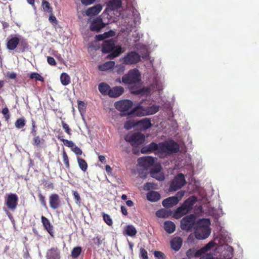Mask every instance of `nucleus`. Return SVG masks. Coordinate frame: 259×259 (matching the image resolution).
I'll return each instance as SVG.
<instances>
[{
  "mask_svg": "<svg viewBox=\"0 0 259 259\" xmlns=\"http://www.w3.org/2000/svg\"><path fill=\"white\" fill-rule=\"evenodd\" d=\"M192 139L187 133L183 134L181 132V137L179 136V163L184 165L191 164V158L189 154H187V147L192 148Z\"/></svg>",
  "mask_w": 259,
  "mask_h": 259,
  "instance_id": "f257e3e1",
  "label": "nucleus"
},
{
  "mask_svg": "<svg viewBox=\"0 0 259 259\" xmlns=\"http://www.w3.org/2000/svg\"><path fill=\"white\" fill-rule=\"evenodd\" d=\"M178 148V145L177 143L174 141L170 140L159 143V144L152 143L147 147L143 148L141 149V152L144 153L157 150L160 152L168 154L176 152Z\"/></svg>",
  "mask_w": 259,
  "mask_h": 259,
  "instance_id": "f03ea898",
  "label": "nucleus"
},
{
  "mask_svg": "<svg viewBox=\"0 0 259 259\" xmlns=\"http://www.w3.org/2000/svg\"><path fill=\"white\" fill-rule=\"evenodd\" d=\"M210 222L208 219L200 220L197 222V228L195 235L198 239H205L207 238L211 233V230L209 227Z\"/></svg>",
  "mask_w": 259,
  "mask_h": 259,
  "instance_id": "7ed1b4c3",
  "label": "nucleus"
},
{
  "mask_svg": "<svg viewBox=\"0 0 259 259\" xmlns=\"http://www.w3.org/2000/svg\"><path fill=\"white\" fill-rule=\"evenodd\" d=\"M102 51L104 53L112 52V53L107 56V58L110 59H114L122 52L121 47L119 46H115L112 40L105 41L104 42L102 47Z\"/></svg>",
  "mask_w": 259,
  "mask_h": 259,
  "instance_id": "20e7f679",
  "label": "nucleus"
},
{
  "mask_svg": "<svg viewBox=\"0 0 259 259\" xmlns=\"http://www.w3.org/2000/svg\"><path fill=\"white\" fill-rule=\"evenodd\" d=\"M141 80V74L136 69L129 71L127 74L122 77V81L125 84L133 85L138 83Z\"/></svg>",
  "mask_w": 259,
  "mask_h": 259,
  "instance_id": "39448f33",
  "label": "nucleus"
},
{
  "mask_svg": "<svg viewBox=\"0 0 259 259\" xmlns=\"http://www.w3.org/2000/svg\"><path fill=\"white\" fill-rule=\"evenodd\" d=\"M196 201L197 198L195 196H192L186 200L183 204L179 206V218L188 213Z\"/></svg>",
  "mask_w": 259,
  "mask_h": 259,
  "instance_id": "423d86ee",
  "label": "nucleus"
},
{
  "mask_svg": "<svg viewBox=\"0 0 259 259\" xmlns=\"http://www.w3.org/2000/svg\"><path fill=\"white\" fill-rule=\"evenodd\" d=\"M145 139V136L140 133L130 134L125 137V141L135 147L143 143Z\"/></svg>",
  "mask_w": 259,
  "mask_h": 259,
  "instance_id": "0eeeda50",
  "label": "nucleus"
},
{
  "mask_svg": "<svg viewBox=\"0 0 259 259\" xmlns=\"http://www.w3.org/2000/svg\"><path fill=\"white\" fill-rule=\"evenodd\" d=\"M141 60V56L135 51H132L121 59L125 64L132 65L138 63Z\"/></svg>",
  "mask_w": 259,
  "mask_h": 259,
  "instance_id": "6e6552de",
  "label": "nucleus"
},
{
  "mask_svg": "<svg viewBox=\"0 0 259 259\" xmlns=\"http://www.w3.org/2000/svg\"><path fill=\"white\" fill-rule=\"evenodd\" d=\"M196 221V215L194 214L187 215L181 221V228L183 230H189L194 226Z\"/></svg>",
  "mask_w": 259,
  "mask_h": 259,
  "instance_id": "1a4fd4ad",
  "label": "nucleus"
},
{
  "mask_svg": "<svg viewBox=\"0 0 259 259\" xmlns=\"http://www.w3.org/2000/svg\"><path fill=\"white\" fill-rule=\"evenodd\" d=\"M115 108L120 112L128 111L133 106V102L131 100H123L116 102L114 104Z\"/></svg>",
  "mask_w": 259,
  "mask_h": 259,
  "instance_id": "9d476101",
  "label": "nucleus"
},
{
  "mask_svg": "<svg viewBox=\"0 0 259 259\" xmlns=\"http://www.w3.org/2000/svg\"><path fill=\"white\" fill-rule=\"evenodd\" d=\"M18 197L15 194H9L6 198V204L8 208L14 210L17 205Z\"/></svg>",
  "mask_w": 259,
  "mask_h": 259,
  "instance_id": "9b49d317",
  "label": "nucleus"
},
{
  "mask_svg": "<svg viewBox=\"0 0 259 259\" xmlns=\"http://www.w3.org/2000/svg\"><path fill=\"white\" fill-rule=\"evenodd\" d=\"M178 208L177 209L175 212H173L170 209L167 208H162L156 212V215L160 218H166L169 216H173L176 219H178Z\"/></svg>",
  "mask_w": 259,
  "mask_h": 259,
  "instance_id": "f8f14e48",
  "label": "nucleus"
},
{
  "mask_svg": "<svg viewBox=\"0 0 259 259\" xmlns=\"http://www.w3.org/2000/svg\"><path fill=\"white\" fill-rule=\"evenodd\" d=\"M19 42L21 43L24 42L26 44V41L23 38L16 36L12 37L7 42V48L10 50H14L16 48Z\"/></svg>",
  "mask_w": 259,
  "mask_h": 259,
  "instance_id": "ddd939ff",
  "label": "nucleus"
},
{
  "mask_svg": "<svg viewBox=\"0 0 259 259\" xmlns=\"http://www.w3.org/2000/svg\"><path fill=\"white\" fill-rule=\"evenodd\" d=\"M161 167L160 164H156L154 168L151 171V176L158 180L163 181L164 179V176L163 174L161 171Z\"/></svg>",
  "mask_w": 259,
  "mask_h": 259,
  "instance_id": "4468645a",
  "label": "nucleus"
},
{
  "mask_svg": "<svg viewBox=\"0 0 259 259\" xmlns=\"http://www.w3.org/2000/svg\"><path fill=\"white\" fill-rule=\"evenodd\" d=\"M155 162V159L152 157L146 156L138 159V162L139 165L144 167H148L152 165Z\"/></svg>",
  "mask_w": 259,
  "mask_h": 259,
  "instance_id": "2eb2a0df",
  "label": "nucleus"
},
{
  "mask_svg": "<svg viewBox=\"0 0 259 259\" xmlns=\"http://www.w3.org/2000/svg\"><path fill=\"white\" fill-rule=\"evenodd\" d=\"M149 112L146 110V107L139 105L134 108L129 114H134L137 116H148L147 113Z\"/></svg>",
  "mask_w": 259,
  "mask_h": 259,
  "instance_id": "dca6fc26",
  "label": "nucleus"
},
{
  "mask_svg": "<svg viewBox=\"0 0 259 259\" xmlns=\"http://www.w3.org/2000/svg\"><path fill=\"white\" fill-rule=\"evenodd\" d=\"M105 26V25L102 22V20L100 18H97L92 21L90 28L92 31H99Z\"/></svg>",
  "mask_w": 259,
  "mask_h": 259,
  "instance_id": "f3484780",
  "label": "nucleus"
},
{
  "mask_svg": "<svg viewBox=\"0 0 259 259\" xmlns=\"http://www.w3.org/2000/svg\"><path fill=\"white\" fill-rule=\"evenodd\" d=\"M47 259H60V250L57 247H52L47 251L46 254Z\"/></svg>",
  "mask_w": 259,
  "mask_h": 259,
  "instance_id": "a211bd4d",
  "label": "nucleus"
},
{
  "mask_svg": "<svg viewBox=\"0 0 259 259\" xmlns=\"http://www.w3.org/2000/svg\"><path fill=\"white\" fill-rule=\"evenodd\" d=\"M178 199L177 196L170 197L163 200L162 205L166 208H170L177 204Z\"/></svg>",
  "mask_w": 259,
  "mask_h": 259,
  "instance_id": "6ab92c4d",
  "label": "nucleus"
},
{
  "mask_svg": "<svg viewBox=\"0 0 259 259\" xmlns=\"http://www.w3.org/2000/svg\"><path fill=\"white\" fill-rule=\"evenodd\" d=\"M50 207L53 209H57L60 206L59 196L58 194H53L49 197Z\"/></svg>",
  "mask_w": 259,
  "mask_h": 259,
  "instance_id": "aec40b11",
  "label": "nucleus"
},
{
  "mask_svg": "<svg viewBox=\"0 0 259 259\" xmlns=\"http://www.w3.org/2000/svg\"><path fill=\"white\" fill-rule=\"evenodd\" d=\"M102 6L97 4L96 6L89 8L86 11V15L88 16H92L98 14L102 10Z\"/></svg>",
  "mask_w": 259,
  "mask_h": 259,
  "instance_id": "412c9836",
  "label": "nucleus"
},
{
  "mask_svg": "<svg viewBox=\"0 0 259 259\" xmlns=\"http://www.w3.org/2000/svg\"><path fill=\"white\" fill-rule=\"evenodd\" d=\"M124 91L122 87H115L110 89L108 92V95L110 97L116 98L120 96Z\"/></svg>",
  "mask_w": 259,
  "mask_h": 259,
  "instance_id": "4be33fe9",
  "label": "nucleus"
},
{
  "mask_svg": "<svg viewBox=\"0 0 259 259\" xmlns=\"http://www.w3.org/2000/svg\"><path fill=\"white\" fill-rule=\"evenodd\" d=\"M213 246V243L212 242H209L205 246L203 247L201 249L197 250L194 256L195 257H199L201 255L205 254L207 251L210 249V248Z\"/></svg>",
  "mask_w": 259,
  "mask_h": 259,
  "instance_id": "5701e85b",
  "label": "nucleus"
},
{
  "mask_svg": "<svg viewBox=\"0 0 259 259\" xmlns=\"http://www.w3.org/2000/svg\"><path fill=\"white\" fill-rule=\"evenodd\" d=\"M170 249L172 254L177 257L176 252L178 251V237L175 236L170 241Z\"/></svg>",
  "mask_w": 259,
  "mask_h": 259,
  "instance_id": "b1692460",
  "label": "nucleus"
},
{
  "mask_svg": "<svg viewBox=\"0 0 259 259\" xmlns=\"http://www.w3.org/2000/svg\"><path fill=\"white\" fill-rule=\"evenodd\" d=\"M108 9L114 10L120 8L121 2L120 0H110L107 3Z\"/></svg>",
  "mask_w": 259,
  "mask_h": 259,
  "instance_id": "393cba45",
  "label": "nucleus"
},
{
  "mask_svg": "<svg viewBox=\"0 0 259 259\" xmlns=\"http://www.w3.org/2000/svg\"><path fill=\"white\" fill-rule=\"evenodd\" d=\"M41 222L45 229L48 231L49 234L53 236V226L51 225L49 220L45 217L42 216L41 218Z\"/></svg>",
  "mask_w": 259,
  "mask_h": 259,
  "instance_id": "a878e982",
  "label": "nucleus"
},
{
  "mask_svg": "<svg viewBox=\"0 0 259 259\" xmlns=\"http://www.w3.org/2000/svg\"><path fill=\"white\" fill-rule=\"evenodd\" d=\"M138 125L143 130H146L152 126L151 121L148 118H144L138 122Z\"/></svg>",
  "mask_w": 259,
  "mask_h": 259,
  "instance_id": "bb28decb",
  "label": "nucleus"
},
{
  "mask_svg": "<svg viewBox=\"0 0 259 259\" xmlns=\"http://www.w3.org/2000/svg\"><path fill=\"white\" fill-rule=\"evenodd\" d=\"M164 228L167 233L171 234L175 231L176 225L171 221H165L164 223Z\"/></svg>",
  "mask_w": 259,
  "mask_h": 259,
  "instance_id": "cd10ccee",
  "label": "nucleus"
},
{
  "mask_svg": "<svg viewBox=\"0 0 259 259\" xmlns=\"http://www.w3.org/2000/svg\"><path fill=\"white\" fill-rule=\"evenodd\" d=\"M160 198V194L156 191H150L147 194V199L151 202L158 201Z\"/></svg>",
  "mask_w": 259,
  "mask_h": 259,
  "instance_id": "c85d7f7f",
  "label": "nucleus"
},
{
  "mask_svg": "<svg viewBox=\"0 0 259 259\" xmlns=\"http://www.w3.org/2000/svg\"><path fill=\"white\" fill-rule=\"evenodd\" d=\"M115 65L114 61H108L102 65L99 66V69L101 71H107L109 69H111L113 68V67Z\"/></svg>",
  "mask_w": 259,
  "mask_h": 259,
  "instance_id": "c756f323",
  "label": "nucleus"
},
{
  "mask_svg": "<svg viewBox=\"0 0 259 259\" xmlns=\"http://www.w3.org/2000/svg\"><path fill=\"white\" fill-rule=\"evenodd\" d=\"M60 81L63 85L66 86L70 83V77L66 73H62L60 75Z\"/></svg>",
  "mask_w": 259,
  "mask_h": 259,
  "instance_id": "7c9ffc66",
  "label": "nucleus"
},
{
  "mask_svg": "<svg viewBox=\"0 0 259 259\" xmlns=\"http://www.w3.org/2000/svg\"><path fill=\"white\" fill-rule=\"evenodd\" d=\"M125 234L130 236H134L137 233L136 228L132 225H128L125 229Z\"/></svg>",
  "mask_w": 259,
  "mask_h": 259,
  "instance_id": "2f4dec72",
  "label": "nucleus"
},
{
  "mask_svg": "<svg viewBox=\"0 0 259 259\" xmlns=\"http://www.w3.org/2000/svg\"><path fill=\"white\" fill-rule=\"evenodd\" d=\"M99 90L100 93L103 95H108V92L110 90V87L106 83H101L99 85Z\"/></svg>",
  "mask_w": 259,
  "mask_h": 259,
  "instance_id": "473e14b6",
  "label": "nucleus"
},
{
  "mask_svg": "<svg viewBox=\"0 0 259 259\" xmlns=\"http://www.w3.org/2000/svg\"><path fill=\"white\" fill-rule=\"evenodd\" d=\"M159 109V107L156 105H152L150 106H146V110L149 112L147 113L148 115H153L157 113Z\"/></svg>",
  "mask_w": 259,
  "mask_h": 259,
  "instance_id": "72a5a7b5",
  "label": "nucleus"
},
{
  "mask_svg": "<svg viewBox=\"0 0 259 259\" xmlns=\"http://www.w3.org/2000/svg\"><path fill=\"white\" fill-rule=\"evenodd\" d=\"M139 45H137L135 47L138 50H141V49L143 50V51H140L142 58L148 59V58L149 57V53H148V49H147L146 46L142 45L140 48H139Z\"/></svg>",
  "mask_w": 259,
  "mask_h": 259,
  "instance_id": "f704fd0d",
  "label": "nucleus"
},
{
  "mask_svg": "<svg viewBox=\"0 0 259 259\" xmlns=\"http://www.w3.org/2000/svg\"><path fill=\"white\" fill-rule=\"evenodd\" d=\"M77 161L80 169L82 171H85L88 167V165L85 161L83 159L77 158Z\"/></svg>",
  "mask_w": 259,
  "mask_h": 259,
  "instance_id": "c9c22d12",
  "label": "nucleus"
},
{
  "mask_svg": "<svg viewBox=\"0 0 259 259\" xmlns=\"http://www.w3.org/2000/svg\"><path fill=\"white\" fill-rule=\"evenodd\" d=\"M114 32L112 31H110L107 32H105L103 34H100L96 36V38L98 40H102L105 38H108L110 36H112Z\"/></svg>",
  "mask_w": 259,
  "mask_h": 259,
  "instance_id": "e433bc0d",
  "label": "nucleus"
},
{
  "mask_svg": "<svg viewBox=\"0 0 259 259\" xmlns=\"http://www.w3.org/2000/svg\"><path fill=\"white\" fill-rule=\"evenodd\" d=\"M81 248L80 247H74L71 251V256L73 258H77L80 254Z\"/></svg>",
  "mask_w": 259,
  "mask_h": 259,
  "instance_id": "4c0bfd02",
  "label": "nucleus"
},
{
  "mask_svg": "<svg viewBox=\"0 0 259 259\" xmlns=\"http://www.w3.org/2000/svg\"><path fill=\"white\" fill-rule=\"evenodd\" d=\"M178 189V180L176 176L173 181L171 182L170 186V191H176Z\"/></svg>",
  "mask_w": 259,
  "mask_h": 259,
  "instance_id": "58836bf2",
  "label": "nucleus"
},
{
  "mask_svg": "<svg viewBox=\"0 0 259 259\" xmlns=\"http://www.w3.org/2000/svg\"><path fill=\"white\" fill-rule=\"evenodd\" d=\"M25 124V120L23 118H20L16 120L15 122V126L18 128L24 127Z\"/></svg>",
  "mask_w": 259,
  "mask_h": 259,
  "instance_id": "ea45409f",
  "label": "nucleus"
},
{
  "mask_svg": "<svg viewBox=\"0 0 259 259\" xmlns=\"http://www.w3.org/2000/svg\"><path fill=\"white\" fill-rule=\"evenodd\" d=\"M154 255L156 259H166V256L162 252L160 251H155Z\"/></svg>",
  "mask_w": 259,
  "mask_h": 259,
  "instance_id": "a19ab883",
  "label": "nucleus"
},
{
  "mask_svg": "<svg viewBox=\"0 0 259 259\" xmlns=\"http://www.w3.org/2000/svg\"><path fill=\"white\" fill-rule=\"evenodd\" d=\"M103 218L104 221L108 225L112 226L113 223H112V220L111 217H110V215L104 213L103 214Z\"/></svg>",
  "mask_w": 259,
  "mask_h": 259,
  "instance_id": "79ce46f5",
  "label": "nucleus"
},
{
  "mask_svg": "<svg viewBox=\"0 0 259 259\" xmlns=\"http://www.w3.org/2000/svg\"><path fill=\"white\" fill-rule=\"evenodd\" d=\"M186 181L184 175L182 173H179V189H180L185 184Z\"/></svg>",
  "mask_w": 259,
  "mask_h": 259,
  "instance_id": "37998d69",
  "label": "nucleus"
},
{
  "mask_svg": "<svg viewBox=\"0 0 259 259\" xmlns=\"http://www.w3.org/2000/svg\"><path fill=\"white\" fill-rule=\"evenodd\" d=\"M64 145L70 148L71 149H72L76 145L71 141H69L65 139L61 140Z\"/></svg>",
  "mask_w": 259,
  "mask_h": 259,
  "instance_id": "c03bdc74",
  "label": "nucleus"
},
{
  "mask_svg": "<svg viewBox=\"0 0 259 259\" xmlns=\"http://www.w3.org/2000/svg\"><path fill=\"white\" fill-rule=\"evenodd\" d=\"M30 77L31 78H34L36 80L44 81V78L37 73H32L30 74Z\"/></svg>",
  "mask_w": 259,
  "mask_h": 259,
  "instance_id": "a18cd8bd",
  "label": "nucleus"
},
{
  "mask_svg": "<svg viewBox=\"0 0 259 259\" xmlns=\"http://www.w3.org/2000/svg\"><path fill=\"white\" fill-rule=\"evenodd\" d=\"M42 7L45 11H47L51 13L52 12V9L50 7V4L45 0L42 1Z\"/></svg>",
  "mask_w": 259,
  "mask_h": 259,
  "instance_id": "49530a36",
  "label": "nucleus"
},
{
  "mask_svg": "<svg viewBox=\"0 0 259 259\" xmlns=\"http://www.w3.org/2000/svg\"><path fill=\"white\" fill-rule=\"evenodd\" d=\"M150 90L148 88H143L137 91V93L142 95H148L150 93Z\"/></svg>",
  "mask_w": 259,
  "mask_h": 259,
  "instance_id": "de8ad7c7",
  "label": "nucleus"
},
{
  "mask_svg": "<svg viewBox=\"0 0 259 259\" xmlns=\"http://www.w3.org/2000/svg\"><path fill=\"white\" fill-rule=\"evenodd\" d=\"M73 194L76 203L77 204H79L80 203L81 199L79 194L76 191H73Z\"/></svg>",
  "mask_w": 259,
  "mask_h": 259,
  "instance_id": "09e8293b",
  "label": "nucleus"
},
{
  "mask_svg": "<svg viewBox=\"0 0 259 259\" xmlns=\"http://www.w3.org/2000/svg\"><path fill=\"white\" fill-rule=\"evenodd\" d=\"M63 161L67 167H69V159L65 151L63 152Z\"/></svg>",
  "mask_w": 259,
  "mask_h": 259,
  "instance_id": "8fccbe9b",
  "label": "nucleus"
},
{
  "mask_svg": "<svg viewBox=\"0 0 259 259\" xmlns=\"http://www.w3.org/2000/svg\"><path fill=\"white\" fill-rule=\"evenodd\" d=\"M144 190H149L151 189H154V185L152 183H147L144 185Z\"/></svg>",
  "mask_w": 259,
  "mask_h": 259,
  "instance_id": "3c124183",
  "label": "nucleus"
},
{
  "mask_svg": "<svg viewBox=\"0 0 259 259\" xmlns=\"http://www.w3.org/2000/svg\"><path fill=\"white\" fill-rule=\"evenodd\" d=\"M180 126L182 127L183 129H184V131H187L188 130H190V127L189 126L188 123L186 121H182L180 123Z\"/></svg>",
  "mask_w": 259,
  "mask_h": 259,
  "instance_id": "603ef678",
  "label": "nucleus"
},
{
  "mask_svg": "<svg viewBox=\"0 0 259 259\" xmlns=\"http://www.w3.org/2000/svg\"><path fill=\"white\" fill-rule=\"evenodd\" d=\"M61 123L62 127L63 129L65 130V132L67 133L68 135H71L70 129L69 127L68 124L63 121H62Z\"/></svg>",
  "mask_w": 259,
  "mask_h": 259,
  "instance_id": "864d4df0",
  "label": "nucleus"
},
{
  "mask_svg": "<svg viewBox=\"0 0 259 259\" xmlns=\"http://www.w3.org/2000/svg\"><path fill=\"white\" fill-rule=\"evenodd\" d=\"M140 255L143 259H148L147 252L144 248L140 249Z\"/></svg>",
  "mask_w": 259,
  "mask_h": 259,
  "instance_id": "5fc2aeb1",
  "label": "nucleus"
},
{
  "mask_svg": "<svg viewBox=\"0 0 259 259\" xmlns=\"http://www.w3.org/2000/svg\"><path fill=\"white\" fill-rule=\"evenodd\" d=\"M39 200H40L41 204L44 207H45V208H47V206L46 202V201H45V197L42 195H41V194H39Z\"/></svg>",
  "mask_w": 259,
  "mask_h": 259,
  "instance_id": "6e6d98bb",
  "label": "nucleus"
},
{
  "mask_svg": "<svg viewBox=\"0 0 259 259\" xmlns=\"http://www.w3.org/2000/svg\"><path fill=\"white\" fill-rule=\"evenodd\" d=\"M71 150L76 155H81L82 154V151L81 149L76 145L71 149Z\"/></svg>",
  "mask_w": 259,
  "mask_h": 259,
  "instance_id": "4d7b16f0",
  "label": "nucleus"
},
{
  "mask_svg": "<svg viewBox=\"0 0 259 259\" xmlns=\"http://www.w3.org/2000/svg\"><path fill=\"white\" fill-rule=\"evenodd\" d=\"M200 259H214L213 255L210 253H207L204 255H201Z\"/></svg>",
  "mask_w": 259,
  "mask_h": 259,
  "instance_id": "13d9d810",
  "label": "nucleus"
},
{
  "mask_svg": "<svg viewBox=\"0 0 259 259\" xmlns=\"http://www.w3.org/2000/svg\"><path fill=\"white\" fill-rule=\"evenodd\" d=\"M47 61L48 63L51 65L55 66L56 64V61L53 57H48L47 58Z\"/></svg>",
  "mask_w": 259,
  "mask_h": 259,
  "instance_id": "bf43d9fd",
  "label": "nucleus"
},
{
  "mask_svg": "<svg viewBox=\"0 0 259 259\" xmlns=\"http://www.w3.org/2000/svg\"><path fill=\"white\" fill-rule=\"evenodd\" d=\"M40 143V139L38 136H34L33 138V144L38 146Z\"/></svg>",
  "mask_w": 259,
  "mask_h": 259,
  "instance_id": "052dcab7",
  "label": "nucleus"
},
{
  "mask_svg": "<svg viewBox=\"0 0 259 259\" xmlns=\"http://www.w3.org/2000/svg\"><path fill=\"white\" fill-rule=\"evenodd\" d=\"M133 36L135 38L134 39V41L136 42L140 39L141 37V34L138 32L135 31L134 33L133 34Z\"/></svg>",
  "mask_w": 259,
  "mask_h": 259,
  "instance_id": "680f3d73",
  "label": "nucleus"
},
{
  "mask_svg": "<svg viewBox=\"0 0 259 259\" xmlns=\"http://www.w3.org/2000/svg\"><path fill=\"white\" fill-rule=\"evenodd\" d=\"M96 0H81L82 4L85 5H89L93 4Z\"/></svg>",
  "mask_w": 259,
  "mask_h": 259,
  "instance_id": "e2e57ef3",
  "label": "nucleus"
},
{
  "mask_svg": "<svg viewBox=\"0 0 259 259\" xmlns=\"http://www.w3.org/2000/svg\"><path fill=\"white\" fill-rule=\"evenodd\" d=\"M78 109L80 112H81V110H83L85 104L82 101H78Z\"/></svg>",
  "mask_w": 259,
  "mask_h": 259,
  "instance_id": "0e129e2a",
  "label": "nucleus"
},
{
  "mask_svg": "<svg viewBox=\"0 0 259 259\" xmlns=\"http://www.w3.org/2000/svg\"><path fill=\"white\" fill-rule=\"evenodd\" d=\"M94 241L95 244L98 245H100L102 244V240L98 237H96L94 238Z\"/></svg>",
  "mask_w": 259,
  "mask_h": 259,
  "instance_id": "69168bd1",
  "label": "nucleus"
},
{
  "mask_svg": "<svg viewBox=\"0 0 259 259\" xmlns=\"http://www.w3.org/2000/svg\"><path fill=\"white\" fill-rule=\"evenodd\" d=\"M121 210L123 214L125 215L127 214L126 208L124 206H121Z\"/></svg>",
  "mask_w": 259,
  "mask_h": 259,
  "instance_id": "338daca9",
  "label": "nucleus"
},
{
  "mask_svg": "<svg viewBox=\"0 0 259 259\" xmlns=\"http://www.w3.org/2000/svg\"><path fill=\"white\" fill-rule=\"evenodd\" d=\"M49 21L51 22H54V23H56V22H57L56 17L53 15H51L49 17Z\"/></svg>",
  "mask_w": 259,
  "mask_h": 259,
  "instance_id": "774afa93",
  "label": "nucleus"
}]
</instances>
